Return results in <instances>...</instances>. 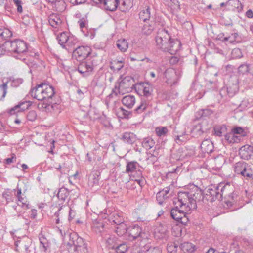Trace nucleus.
I'll use <instances>...</instances> for the list:
<instances>
[{
	"label": "nucleus",
	"mask_w": 253,
	"mask_h": 253,
	"mask_svg": "<svg viewBox=\"0 0 253 253\" xmlns=\"http://www.w3.org/2000/svg\"><path fill=\"white\" fill-rule=\"evenodd\" d=\"M222 140L227 144H233L241 142L240 138L235 135L232 130L224 135V138Z\"/></svg>",
	"instance_id": "393cba45"
},
{
	"label": "nucleus",
	"mask_w": 253,
	"mask_h": 253,
	"mask_svg": "<svg viewBox=\"0 0 253 253\" xmlns=\"http://www.w3.org/2000/svg\"><path fill=\"white\" fill-rule=\"evenodd\" d=\"M104 226L102 220L97 219L93 221L91 227L94 232L102 235V233L104 231Z\"/></svg>",
	"instance_id": "cd10ccee"
},
{
	"label": "nucleus",
	"mask_w": 253,
	"mask_h": 253,
	"mask_svg": "<svg viewBox=\"0 0 253 253\" xmlns=\"http://www.w3.org/2000/svg\"><path fill=\"white\" fill-rule=\"evenodd\" d=\"M42 97V101L45 102L44 104L45 105L44 107L47 109L49 110L50 107L53 109L59 103L54 88L52 85L45 83H43Z\"/></svg>",
	"instance_id": "20e7f679"
},
{
	"label": "nucleus",
	"mask_w": 253,
	"mask_h": 253,
	"mask_svg": "<svg viewBox=\"0 0 253 253\" xmlns=\"http://www.w3.org/2000/svg\"><path fill=\"white\" fill-rule=\"evenodd\" d=\"M151 8L149 6H147V8H143L139 13L140 20L144 22H147L148 20H149L151 18Z\"/></svg>",
	"instance_id": "72a5a7b5"
},
{
	"label": "nucleus",
	"mask_w": 253,
	"mask_h": 253,
	"mask_svg": "<svg viewBox=\"0 0 253 253\" xmlns=\"http://www.w3.org/2000/svg\"><path fill=\"white\" fill-rule=\"evenodd\" d=\"M174 135L175 137V141L178 144H181L182 142L186 141L187 139V136L185 131L180 133L175 132Z\"/></svg>",
	"instance_id": "37998d69"
},
{
	"label": "nucleus",
	"mask_w": 253,
	"mask_h": 253,
	"mask_svg": "<svg viewBox=\"0 0 253 253\" xmlns=\"http://www.w3.org/2000/svg\"><path fill=\"white\" fill-rule=\"evenodd\" d=\"M78 23L80 26V28L81 29L82 31L84 33L85 36H88V32L85 33V30H86V25L87 22L85 20L81 19L78 21Z\"/></svg>",
	"instance_id": "052dcab7"
},
{
	"label": "nucleus",
	"mask_w": 253,
	"mask_h": 253,
	"mask_svg": "<svg viewBox=\"0 0 253 253\" xmlns=\"http://www.w3.org/2000/svg\"><path fill=\"white\" fill-rule=\"evenodd\" d=\"M122 102L124 105L131 109L135 103V97L131 95H126L123 97Z\"/></svg>",
	"instance_id": "2f4dec72"
},
{
	"label": "nucleus",
	"mask_w": 253,
	"mask_h": 253,
	"mask_svg": "<svg viewBox=\"0 0 253 253\" xmlns=\"http://www.w3.org/2000/svg\"><path fill=\"white\" fill-rule=\"evenodd\" d=\"M116 46L121 51L125 52L128 48V43L126 39H120L117 41Z\"/></svg>",
	"instance_id": "49530a36"
},
{
	"label": "nucleus",
	"mask_w": 253,
	"mask_h": 253,
	"mask_svg": "<svg viewBox=\"0 0 253 253\" xmlns=\"http://www.w3.org/2000/svg\"><path fill=\"white\" fill-rule=\"evenodd\" d=\"M109 220L110 222H113L116 225L124 222L122 214L117 211L113 212L110 214Z\"/></svg>",
	"instance_id": "a878e982"
},
{
	"label": "nucleus",
	"mask_w": 253,
	"mask_h": 253,
	"mask_svg": "<svg viewBox=\"0 0 253 253\" xmlns=\"http://www.w3.org/2000/svg\"><path fill=\"white\" fill-rule=\"evenodd\" d=\"M228 89L226 87H222L219 91L218 101L219 103H222L224 101L228 99Z\"/></svg>",
	"instance_id": "ea45409f"
},
{
	"label": "nucleus",
	"mask_w": 253,
	"mask_h": 253,
	"mask_svg": "<svg viewBox=\"0 0 253 253\" xmlns=\"http://www.w3.org/2000/svg\"><path fill=\"white\" fill-rule=\"evenodd\" d=\"M180 248L184 253H192L196 250V247L191 243L184 242L180 245Z\"/></svg>",
	"instance_id": "4c0bfd02"
},
{
	"label": "nucleus",
	"mask_w": 253,
	"mask_h": 253,
	"mask_svg": "<svg viewBox=\"0 0 253 253\" xmlns=\"http://www.w3.org/2000/svg\"><path fill=\"white\" fill-rule=\"evenodd\" d=\"M167 232V228L163 225L160 224L156 229L155 232L161 234L162 237L165 235Z\"/></svg>",
	"instance_id": "338daca9"
},
{
	"label": "nucleus",
	"mask_w": 253,
	"mask_h": 253,
	"mask_svg": "<svg viewBox=\"0 0 253 253\" xmlns=\"http://www.w3.org/2000/svg\"><path fill=\"white\" fill-rule=\"evenodd\" d=\"M238 36V33L235 32L230 36L224 37L222 41L223 42L229 41L230 43H234L237 41Z\"/></svg>",
	"instance_id": "6e6d98bb"
},
{
	"label": "nucleus",
	"mask_w": 253,
	"mask_h": 253,
	"mask_svg": "<svg viewBox=\"0 0 253 253\" xmlns=\"http://www.w3.org/2000/svg\"><path fill=\"white\" fill-rule=\"evenodd\" d=\"M2 49L5 51L17 53L19 56L25 53L27 50L26 43L23 40L15 39L13 41H6L2 44Z\"/></svg>",
	"instance_id": "39448f33"
},
{
	"label": "nucleus",
	"mask_w": 253,
	"mask_h": 253,
	"mask_svg": "<svg viewBox=\"0 0 253 253\" xmlns=\"http://www.w3.org/2000/svg\"><path fill=\"white\" fill-rule=\"evenodd\" d=\"M163 23L161 18L155 17L154 20L150 21V23L146 22L142 28V32L144 34L150 35L156 27L163 26Z\"/></svg>",
	"instance_id": "4468645a"
},
{
	"label": "nucleus",
	"mask_w": 253,
	"mask_h": 253,
	"mask_svg": "<svg viewBox=\"0 0 253 253\" xmlns=\"http://www.w3.org/2000/svg\"><path fill=\"white\" fill-rule=\"evenodd\" d=\"M31 105L30 101H21L18 104L15 105L8 111V113L10 115H14L17 113L22 112L28 109Z\"/></svg>",
	"instance_id": "6ab92c4d"
},
{
	"label": "nucleus",
	"mask_w": 253,
	"mask_h": 253,
	"mask_svg": "<svg viewBox=\"0 0 253 253\" xmlns=\"http://www.w3.org/2000/svg\"><path fill=\"white\" fill-rule=\"evenodd\" d=\"M39 240L40 241V249L44 252H46L49 247V243L48 240L43 235L41 231L40 233H39Z\"/></svg>",
	"instance_id": "c9c22d12"
},
{
	"label": "nucleus",
	"mask_w": 253,
	"mask_h": 253,
	"mask_svg": "<svg viewBox=\"0 0 253 253\" xmlns=\"http://www.w3.org/2000/svg\"><path fill=\"white\" fill-rule=\"evenodd\" d=\"M120 80H121L119 81L118 84L115 85L114 88L112 90V94H110L108 97H112L114 94L117 96L118 94L120 93L121 91L132 88L134 85V80L130 76H126L123 79L121 77Z\"/></svg>",
	"instance_id": "423d86ee"
},
{
	"label": "nucleus",
	"mask_w": 253,
	"mask_h": 253,
	"mask_svg": "<svg viewBox=\"0 0 253 253\" xmlns=\"http://www.w3.org/2000/svg\"><path fill=\"white\" fill-rule=\"evenodd\" d=\"M239 155L243 160H249L253 158V145L246 144L239 149Z\"/></svg>",
	"instance_id": "dca6fc26"
},
{
	"label": "nucleus",
	"mask_w": 253,
	"mask_h": 253,
	"mask_svg": "<svg viewBox=\"0 0 253 253\" xmlns=\"http://www.w3.org/2000/svg\"><path fill=\"white\" fill-rule=\"evenodd\" d=\"M150 101L141 99L139 105L134 110V113L140 114L144 112L148 108Z\"/></svg>",
	"instance_id": "7c9ffc66"
},
{
	"label": "nucleus",
	"mask_w": 253,
	"mask_h": 253,
	"mask_svg": "<svg viewBox=\"0 0 253 253\" xmlns=\"http://www.w3.org/2000/svg\"><path fill=\"white\" fill-rule=\"evenodd\" d=\"M227 131V126L225 124H218L214 126L213 128L214 135L221 137L226 134Z\"/></svg>",
	"instance_id": "5701e85b"
},
{
	"label": "nucleus",
	"mask_w": 253,
	"mask_h": 253,
	"mask_svg": "<svg viewBox=\"0 0 253 253\" xmlns=\"http://www.w3.org/2000/svg\"><path fill=\"white\" fill-rule=\"evenodd\" d=\"M69 238L68 245L71 246L72 249L79 246L84 245L86 243V241L80 237L76 232H72L67 235Z\"/></svg>",
	"instance_id": "2eb2a0df"
},
{
	"label": "nucleus",
	"mask_w": 253,
	"mask_h": 253,
	"mask_svg": "<svg viewBox=\"0 0 253 253\" xmlns=\"http://www.w3.org/2000/svg\"><path fill=\"white\" fill-rule=\"evenodd\" d=\"M231 55L233 58H241L243 56L241 50L238 48H234L231 52Z\"/></svg>",
	"instance_id": "bf43d9fd"
},
{
	"label": "nucleus",
	"mask_w": 253,
	"mask_h": 253,
	"mask_svg": "<svg viewBox=\"0 0 253 253\" xmlns=\"http://www.w3.org/2000/svg\"><path fill=\"white\" fill-rule=\"evenodd\" d=\"M142 233V230L141 228L138 225H134L128 227L126 235L127 236L128 240L133 241L140 237Z\"/></svg>",
	"instance_id": "f3484780"
},
{
	"label": "nucleus",
	"mask_w": 253,
	"mask_h": 253,
	"mask_svg": "<svg viewBox=\"0 0 253 253\" xmlns=\"http://www.w3.org/2000/svg\"><path fill=\"white\" fill-rule=\"evenodd\" d=\"M204 132L200 124L194 126L191 130V133L193 137H198L202 135Z\"/></svg>",
	"instance_id": "3c124183"
},
{
	"label": "nucleus",
	"mask_w": 253,
	"mask_h": 253,
	"mask_svg": "<svg viewBox=\"0 0 253 253\" xmlns=\"http://www.w3.org/2000/svg\"><path fill=\"white\" fill-rule=\"evenodd\" d=\"M154 140L151 137H148L143 139L142 142V145L146 150H149L155 145Z\"/></svg>",
	"instance_id": "79ce46f5"
},
{
	"label": "nucleus",
	"mask_w": 253,
	"mask_h": 253,
	"mask_svg": "<svg viewBox=\"0 0 253 253\" xmlns=\"http://www.w3.org/2000/svg\"><path fill=\"white\" fill-rule=\"evenodd\" d=\"M37 113L35 111L31 110L30 111L27 115V119L28 120L33 122L37 118Z\"/></svg>",
	"instance_id": "69168bd1"
},
{
	"label": "nucleus",
	"mask_w": 253,
	"mask_h": 253,
	"mask_svg": "<svg viewBox=\"0 0 253 253\" xmlns=\"http://www.w3.org/2000/svg\"><path fill=\"white\" fill-rule=\"evenodd\" d=\"M105 238L107 246L109 249L114 250L119 243L118 238H117L115 235H108Z\"/></svg>",
	"instance_id": "c85d7f7f"
},
{
	"label": "nucleus",
	"mask_w": 253,
	"mask_h": 253,
	"mask_svg": "<svg viewBox=\"0 0 253 253\" xmlns=\"http://www.w3.org/2000/svg\"><path fill=\"white\" fill-rule=\"evenodd\" d=\"M170 190L169 187H166L156 194V200L159 205H162L165 201L169 198L167 195Z\"/></svg>",
	"instance_id": "4be33fe9"
},
{
	"label": "nucleus",
	"mask_w": 253,
	"mask_h": 253,
	"mask_svg": "<svg viewBox=\"0 0 253 253\" xmlns=\"http://www.w3.org/2000/svg\"><path fill=\"white\" fill-rule=\"evenodd\" d=\"M122 139L129 144H134L137 140L136 135L132 132H126L123 134Z\"/></svg>",
	"instance_id": "bb28decb"
},
{
	"label": "nucleus",
	"mask_w": 253,
	"mask_h": 253,
	"mask_svg": "<svg viewBox=\"0 0 253 253\" xmlns=\"http://www.w3.org/2000/svg\"><path fill=\"white\" fill-rule=\"evenodd\" d=\"M235 172L248 179H253V170L252 166L243 161H239L234 165Z\"/></svg>",
	"instance_id": "0eeeda50"
},
{
	"label": "nucleus",
	"mask_w": 253,
	"mask_h": 253,
	"mask_svg": "<svg viewBox=\"0 0 253 253\" xmlns=\"http://www.w3.org/2000/svg\"><path fill=\"white\" fill-rule=\"evenodd\" d=\"M96 65L94 59L88 60L87 61L81 62L78 66L77 70L83 76H88L92 72Z\"/></svg>",
	"instance_id": "9d476101"
},
{
	"label": "nucleus",
	"mask_w": 253,
	"mask_h": 253,
	"mask_svg": "<svg viewBox=\"0 0 253 253\" xmlns=\"http://www.w3.org/2000/svg\"><path fill=\"white\" fill-rule=\"evenodd\" d=\"M25 242H26L27 244L22 243V245L25 250V253H29L31 251V249L32 248V241L31 239H27V240L25 241Z\"/></svg>",
	"instance_id": "680f3d73"
},
{
	"label": "nucleus",
	"mask_w": 253,
	"mask_h": 253,
	"mask_svg": "<svg viewBox=\"0 0 253 253\" xmlns=\"http://www.w3.org/2000/svg\"><path fill=\"white\" fill-rule=\"evenodd\" d=\"M155 42L158 48L171 55L175 54L181 48L180 41L177 39H172L165 29L158 30L155 37Z\"/></svg>",
	"instance_id": "f03ea898"
},
{
	"label": "nucleus",
	"mask_w": 253,
	"mask_h": 253,
	"mask_svg": "<svg viewBox=\"0 0 253 253\" xmlns=\"http://www.w3.org/2000/svg\"><path fill=\"white\" fill-rule=\"evenodd\" d=\"M231 130L235 135L240 138L241 141L243 140V137L247 136L248 133L247 129L240 126L234 127L232 128Z\"/></svg>",
	"instance_id": "f704fd0d"
},
{
	"label": "nucleus",
	"mask_w": 253,
	"mask_h": 253,
	"mask_svg": "<svg viewBox=\"0 0 253 253\" xmlns=\"http://www.w3.org/2000/svg\"><path fill=\"white\" fill-rule=\"evenodd\" d=\"M69 194V191L68 189L64 187L60 188L57 194L58 200L63 203L68 198Z\"/></svg>",
	"instance_id": "e433bc0d"
},
{
	"label": "nucleus",
	"mask_w": 253,
	"mask_h": 253,
	"mask_svg": "<svg viewBox=\"0 0 253 253\" xmlns=\"http://www.w3.org/2000/svg\"><path fill=\"white\" fill-rule=\"evenodd\" d=\"M155 132L159 137H163L167 135L168 129L167 127L159 126L155 128Z\"/></svg>",
	"instance_id": "5fc2aeb1"
},
{
	"label": "nucleus",
	"mask_w": 253,
	"mask_h": 253,
	"mask_svg": "<svg viewBox=\"0 0 253 253\" xmlns=\"http://www.w3.org/2000/svg\"><path fill=\"white\" fill-rule=\"evenodd\" d=\"M52 5L56 11L60 12L64 11L66 7V3L63 0H58L56 2L53 3Z\"/></svg>",
	"instance_id": "8fccbe9b"
},
{
	"label": "nucleus",
	"mask_w": 253,
	"mask_h": 253,
	"mask_svg": "<svg viewBox=\"0 0 253 253\" xmlns=\"http://www.w3.org/2000/svg\"><path fill=\"white\" fill-rule=\"evenodd\" d=\"M166 82L170 86L176 85L181 77L180 72L172 68L166 69L164 73Z\"/></svg>",
	"instance_id": "1a4fd4ad"
},
{
	"label": "nucleus",
	"mask_w": 253,
	"mask_h": 253,
	"mask_svg": "<svg viewBox=\"0 0 253 253\" xmlns=\"http://www.w3.org/2000/svg\"><path fill=\"white\" fill-rule=\"evenodd\" d=\"M71 250H73L72 253H88V244L87 243L84 244V245L79 246L77 247H74V248H71Z\"/></svg>",
	"instance_id": "09e8293b"
},
{
	"label": "nucleus",
	"mask_w": 253,
	"mask_h": 253,
	"mask_svg": "<svg viewBox=\"0 0 253 253\" xmlns=\"http://www.w3.org/2000/svg\"><path fill=\"white\" fill-rule=\"evenodd\" d=\"M199 190L201 191L202 198H201L198 201L200 202L201 200H206L208 201L212 202L216 200L219 201L221 200V196L220 195L219 190V184L215 186H211L209 187L205 195H203V191L198 187Z\"/></svg>",
	"instance_id": "6e6552de"
},
{
	"label": "nucleus",
	"mask_w": 253,
	"mask_h": 253,
	"mask_svg": "<svg viewBox=\"0 0 253 253\" xmlns=\"http://www.w3.org/2000/svg\"><path fill=\"white\" fill-rule=\"evenodd\" d=\"M229 9L234 10L237 9L238 11H240L243 9V6L239 0H229L228 3Z\"/></svg>",
	"instance_id": "58836bf2"
},
{
	"label": "nucleus",
	"mask_w": 253,
	"mask_h": 253,
	"mask_svg": "<svg viewBox=\"0 0 253 253\" xmlns=\"http://www.w3.org/2000/svg\"><path fill=\"white\" fill-rule=\"evenodd\" d=\"M202 198L201 192L195 185L189 189L178 193L177 198L173 201L174 208L171 210L170 216L174 220L186 224L188 221L187 213L196 209L198 201Z\"/></svg>",
	"instance_id": "f257e3e1"
},
{
	"label": "nucleus",
	"mask_w": 253,
	"mask_h": 253,
	"mask_svg": "<svg viewBox=\"0 0 253 253\" xmlns=\"http://www.w3.org/2000/svg\"><path fill=\"white\" fill-rule=\"evenodd\" d=\"M120 0H105L104 6L108 11H114L119 4Z\"/></svg>",
	"instance_id": "c756f323"
},
{
	"label": "nucleus",
	"mask_w": 253,
	"mask_h": 253,
	"mask_svg": "<svg viewBox=\"0 0 253 253\" xmlns=\"http://www.w3.org/2000/svg\"><path fill=\"white\" fill-rule=\"evenodd\" d=\"M116 225L115 232L118 236H121L125 234H127L128 227H127L126 225L124 222L120 223V224H117Z\"/></svg>",
	"instance_id": "a19ab883"
},
{
	"label": "nucleus",
	"mask_w": 253,
	"mask_h": 253,
	"mask_svg": "<svg viewBox=\"0 0 253 253\" xmlns=\"http://www.w3.org/2000/svg\"><path fill=\"white\" fill-rule=\"evenodd\" d=\"M43 83L37 85L35 87L31 89L29 94L31 96L38 100H43Z\"/></svg>",
	"instance_id": "aec40b11"
},
{
	"label": "nucleus",
	"mask_w": 253,
	"mask_h": 253,
	"mask_svg": "<svg viewBox=\"0 0 253 253\" xmlns=\"http://www.w3.org/2000/svg\"><path fill=\"white\" fill-rule=\"evenodd\" d=\"M58 43L68 52H71L78 42L77 38L68 32H63L56 37Z\"/></svg>",
	"instance_id": "7ed1b4c3"
},
{
	"label": "nucleus",
	"mask_w": 253,
	"mask_h": 253,
	"mask_svg": "<svg viewBox=\"0 0 253 253\" xmlns=\"http://www.w3.org/2000/svg\"><path fill=\"white\" fill-rule=\"evenodd\" d=\"M139 93L141 99L150 101L153 99V89L151 85L148 83H144L139 85Z\"/></svg>",
	"instance_id": "ddd939ff"
},
{
	"label": "nucleus",
	"mask_w": 253,
	"mask_h": 253,
	"mask_svg": "<svg viewBox=\"0 0 253 253\" xmlns=\"http://www.w3.org/2000/svg\"><path fill=\"white\" fill-rule=\"evenodd\" d=\"M145 253H162V251L158 247H150L146 251Z\"/></svg>",
	"instance_id": "774afa93"
},
{
	"label": "nucleus",
	"mask_w": 253,
	"mask_h": 253,
	"mask_svg": "<svg viewBox=\"0 0 253 253\" xmlns=\"http://www.w3.org/2000/svg\"><path fill=\"white\" fill-rule=\"evenodd\" d=\"M219 190L221 200L223 198L228 200H233L236 195V194L234 193L233 185L229 183H227L225 184L222 183H219Z\"/></svg>",
	"instance_id": "9b49d317"
},
{
	"label": "nucleus",
	"mask_w": 253,
	"mask_h": 253,
	"mask_svg": "<svg viewBox=\"0 0 253 253\" xmlns=\"http://www.w3.org/2000/svg\"><path fill=\"white\" fill-rule=\"evenodd\" d=\"M91 49L88 46H80L75 47L74 49L71 52L73 56L78 60L81 61L85 59L91 53Z\"/></svg>",
	"instance_id": "f8f14e48"
},
{
	"label": "nucleus",
	"mask_w": 253,
	"mask_h": 253,
	"mask_svg": "<svg viewBox=\"0 0 253 253\" xmlns=\"http://www.w3.org/2000/svg\"><path fill=\"white\" fill-rule=\"evenodd\" d=\"M200 148L203 153L209 154L212 152L214 146L211 140L206 139L201 143Z\"/></svg>",
	"instance_id": "b1692460"
},
{
	"label": "nucleus",
	"mask_w": 253,
	"mask_h": 253,
	"mask_svg": "<svg viewBox=\"0 0 253 253\" xmlns=\"http://www.w3.org/2000/svg\"><path fill=\"white\" fill-rule=\"evenodd\" d=\"M118 117L121 118H128L131 115V112L126 110L123 107H120L118 109L117 112Z\"/></svg>",
	"instance_id": "864d4df0"
},
{
	"label": "nucleus",
	"mask_w": 253,
	"mask_h": 253,
	"mask_svg": "<svg viewBox=\"0 0 253 253\" xmlns=\"http://www.w3.org/2000/svg\"><path fill=\"white\" fill-rule=\"evenodd\" d=\"M63 20L57 13H52L48 16V22L53 28H57L61 26Z\"/></svg>",
	"instance_id": "412c9836"
},
{
	"label": "nucleus",
	"mask_w": 253,
	"mask_h": 253,
	"mask_svg": "<svg viewBox=\"0 0 253 253\" xmlns=\"http://www.w3.org/2000/svg\"><path fill=\"white\" fill-rule=\"evenodd\" d=\"M249 68L250 66L248 64H241L238 67V73L240 74L244 75L249 72Z\"/></svg>",
	"instance_id": "13d9d810"
},
{
	"label": "nucleus",
	"mask_w": 253,
	"mask_h": 253,
	"mask_svg": "<svg viewBox=\"0 0 253 253\" xmlns=\"http://www.w3.org/2000/svg\"><path fill=\"white\" fill-rule=\"evenodd\" d=\"M124 66L122 61L114 62L113 65L110 66V69L114 72H119Z\"/></svg>",
	"instance_id": "4d7b16f0"
},
{
	"label": "nucleus",
	"mask_w": 253,
	"mask_h": 253,
	"mask_svg": "<svg viewBox=\"0 0 253 253\" xmlns=\"http://www.w3.org/2000/svg\"><path fill=\"white\" fill-rule=\"evenodd\" d=\"M17 191L16 193V197L18 199V202L20 203H18V205L19 206H21L22 208H23L24 209H30V204L29 202H27L26 199H25L24 198L22 197L21 196V188H19L17 187Z\"/></svg>",
	"instance_id": "473e14b6"
},
{
	"label": "nucleus",
	"mask_w": 253,
	"mask_h": 253,
	"mask_svg": "<svg viewBox=\"0 0 253 253\" xmlns=\"http://www.w3.org/2000/svg\"><path fill=\"white\" fill-rule=\"evenodd\" d=\"M142 168L140 166L139 163L135 161H132L128 162L126 166V171L127 173L136 172V174L138 176H141L142 175Z\"/></svg>",
	"instance_id": "a211bd4d"
},
{
	"label": "nucleus",
	"mask_w": 253,
	"mask_h": 253,
	"mask_svg": "<svg viewBox=\"0 0 253 253\" xmlns=\"http://www.w3.org/2000/svg\"><path fill=\"white\" fill-rule=\"evenodd\" d=\"M0 35L2 38L6 39L11 37L12 36V33L9 29L5 28L0 33Z\"/></svg>",
	"instance_id": "0e129e2a"
},
{
	"label": "nucleus",
	"mask_w": 253,
	"mask_h": 253,
	"mask_svg": "<svg viewBox=\"0 0 253 253\" xmlns=\"http://www.w3.org/2000/svg\"><path fill=\"white\" fill-rule=\"evenodd\" d=\"M16 189H13L11 191H6L2 194V197L6 201L7 203L12 202L15 198V197L13 196V194L16 195Z\"/></svg>",
	"instance_id": "a18cd8bd"
},
{
	"label": "nucleus",
	"mask_w": 253,
	"mask_h": 253,
	"mask_svg": "<svg viewBox=\"0 0 253 253\" xmlns=\"http://www.w3.org/2000/svg\"><path fill=\"white\" fill-rule=\"evenodd\" d=\"M128 249V246L125 243H119L114 249L115 253H125Z\"/></svg>",
	"instance_id": "de8ad7c7"
},
{
	"label": "nucleus",
	"mask_w": 253,
	"mask_h": 253,
	"mask_svg": "<svg viewBox=\"0 0 253 253\" xmlns=\"http://www.w3.org/2000/svg\"><path fill=\"white\" fill-rule=\"evenodd\" d=\"M99 175L96 172L93 173L90 177L88 184L91 187H93L95 185H98L99 181Z\"/></svg>",
	"instance_id": "603ef678"
},
{
	"label": "nucleus",
	"mask_w": 253,
	"mask_h": 253,
	"mask_svg": "<svg viewBox=\"0 0 253 253\" xmlns=\"http://www.w3.org/2000/svg\"><path fill=\"white\" fill-rule=\"evenodd\" d=\"M228 89V97H233L236 92H238L239 88L237 82L236 81L235 83H233L231 85L230 84L226 87Z\"/></svg>",
	"instance_id": "c03bdc74"
},
{
	"label": "nucleus",
	"mask_w": 253,
	"mask_h": 253,
	"mask_svg": "<svg viewBox=\"0 0 253 253\" xmlns=\"http://www.w3.org/2000/svg\"><path fill=\"white\" fill-rule=\"evenodd\" d=\"M177 247L175 243H171L168 244L167 249L168 252L174 253L176 252Z\"/></svg>",
	"instance_id": "e2e57ef3"
}]
</instances>
